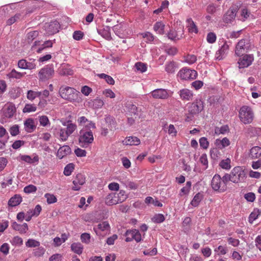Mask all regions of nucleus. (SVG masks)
<instances>
[{"mask_svg": "<svg viewBox=\"0 0 261 261\" xmlns=\"http://www.w3.org/2000/svg\"><path fill=\"white\" fill-rule=\"evenodd\" d=\"M25 72H19L13 69L11 72L7 74V76L9 79H20L25 75Z\"/></svg>", "mask_w": 261, "mask_h": 261, "instance_id": "473e14b6", "label": "nucleus"}, {"mask_svg": "<svg viewBox=\"0 0 261 261\" xmlns=\"http://www.w3.org/2000/svg\"><path fill=\"white\" fill-rule=\"evenodd\" d=\"M105 121L107 123H108L110 125V128L111 129H112L113 128L115 129L116 123L112 117L110 116H106L105 118Z\"/></svg>", "mask_w": 261, "mask_h": 261, "instance_id": "09e8293b", "label": "nucleus"}, {"mask_svg": "<svg viewBox=\"0 0 261 261\" xmlns=\"http://www.w3.org/2000/svg\"><path fill=\"white\" fill-rule=\"evenodd\" d=\"M141 35L144 38H146L147 42H152L154 39V36L151 33L148 32L143 33L141 34Z\"/></svg>", "mask_w": 261, "mask_h": 261, "instance_id": "338daca9", "label": "nucleus"}, {"mask_svg": "<svg viewBox=\"0 0 261 261\" xmlns=\"http://www.w3.org/2000/svg\"><path fill=\"white\" fill-rule=\"evenodd\" d=\"M98 33L107 40H110L112 39L110 28L109 27H107L106 28L99 30Z\"/></svg>", "mask_w": 261, "mask_h": 261, "instance_id": "f704fd0d", "label": "nucleus"}, {"mask_svg": "<svg viewBox=\"0 0 261 261\" xmlns=\"http://www.w3.org/2000/svg\"><path fill=\"white\" fill-rule=\"evenodd\" d=\"M250 12L246 8H243L241 10V16L240 19L242 21H245L250 16Z\"/></svg>", "mask_w": 261, "mask_h": 261, "instance_id": "3c124183", "label": "nucleus"}, {"mask_svg": "<svg viewBox=\"0 0 261 261\" xmlns=\"http://www.w3.org/2000/svg\"><path fill=\"white\" fill-rule=\"evenodd\" d=\"M239 117L241 121L244 124L250 123L254 117L251 108L247 106L242 107L239 111Z\"/></svg>", "mask_w": 261, "mask_h": 261, "instance_id": "39448f33", "label": "nucleus"}, {"mask_svg": "<svg viewBox=\"0 0 261 261\" xmlns=\"http://www.w3.org/2000/svg\"><path fill=\"white\" fill-rule=\"evenodd\" d=\"M121 182L126 188H128L130 190H136L138 187L136 183L128 179H125L124 180L121 181Z\"/></svg>", "mask_w": 261, "mask_h": 261, "instance_id": "4c0bfd02", "label": "nucleus"}, {"mask_svg": "<svg viewBox=\"0 0 261 261\" xmlns=\"http://www.w3.org/2000/svg\"><path fill=\"white\" fill-rule=\"evenodd\" d=\"M110 226L107 221L102 222L98 224L96 228H94V230L98 236L102 235L101 232H107L110 231Z\"/></svg>", "mask_w": 261, "mask_h": 261, "instance_id": "f3484780", "label": "nucleus"}, {"mask_svg": "<svg viewBox=\"0 0 261 261\" xmlns=\"http://www.w3.org/2000/svg\"><path fill=\"white\" fill-rule=\"evenodd\" d=\"M105 202L107 205H111L119 203L116 193H112L109 194L105 199Z\"/></svg>", "mask_w": 261, "mask_h": 261, "instance_id": "4be33fe9", "label": "nucleus"}, {"mask_svg": "<svg viewBox=\"0 0 261 261\" xmlns=\"http://www.w3.org/2000/svg\"><path fill=\"white\" fill-rule=\"evenodd\" d=\"M20 159L22 161L30 164H37L39 160V156L37 155H34L33 158L28 155H21Z\"/></svg>", "mask_w": 261, "mask_h": 261, "instance_id": "5701e85b", "label": "nucleus"}, {"mask_svg": "<svg viewBox=\"0 0 261 261\" xmlns=\"http://www.w3.org/2000/svg\"><path fill=\"white\" fill-rule=\"evenodd\" d=\"M165 24L161 21L156 22L154 26L153 30L156 33L162 35L164 33Z\"/></svg>", "mask_w": 261, "mask_h": 261, "instance_id": "72a5a7b5", "label": "nucleus"}, {"mask_svg": "<svg viewBox=\"0 0 261 261\" xmlns=\"http://www.w3.org/2000/svg\"><path fill=\"white\" fill-rule=\"evenodd\" d=\"M16 112V108L12 103L8 105L6 107L5 115L6 117L11 118Z\"/></svg>", "mask_w": 261, "mask_h": 261, "instance_id": "cd10ccee", "label": "nucleus"}, {"mask_svg": "<svg viewBox=\"0 0 261 261\" xmlns=\"http://www.w3.org/2000/svg\"><path fill=\"white\" fill-rule=\"evenodd\" d=\"M210 155L213 160H217L221 156V152L217 148H214L210 150Z\"/></svg>", "mask_w": 261, "mask_h": 261, "instance_id": "ea45409f", "label": "nucleus"}, {"mask_svg": "<svg viewBox=\"0 0 261 261\" xmlns=\"http://www.w3.org/2000/svg\"><path fill=\"white\" fill-rule=\"evenodd\" d=\"M71 152V149L68 145H64L58 149L57 156L60 159L70 154Z\"/></svg>", "mask_w": 261, "mask_h": 261, "instance_id": "6ab92c4d", "label": "nucleus"}, {"mask_svg": "<svg viewBox=\"0 0 261 261\" xmlns=\"http://www.w3.org/2000/svg\"><path fill=\"white\" fill-rule=\"evenodd\" d=\"M74 169V165L73 163L67 164L64 170V174L66 176H69L71 174Z\"/></svg>", "mask_w": 261, "mask_h": 261, "instance_id": "c03bdc74", "label": "nucleus"}, {"mask_svg": "<svg viewBox=\"0 0 261 261\" xmlns=\"http://www.w3.org/2000/svg\"><path fill=\"white\" fill-rule=\"evenodd\" d=\"M261 156V147L258 146H253L249 151V156L252 159H258Z\"/></svg>", "mask_w": 261, "mask_h": 261, "instance_id": "412c9836", "label": "nucleus"}, {"mask_svg": "<svg viewBox=\"0 0 261 261\" xmlns=\"http://www.w3.org/2000/svg\"><path fill=\"white\" fill-rule=\"evenodd\" d=\"M180 98L183 100H191L193 96V94L191 91L187 89H184L179 91Z\"/></svg>", "mask_w": 261, "mask_h": 261, "instance_id": "aec40b11", "label": "nucleus"}, {"mask_svg": "<svg viewBox=\"0 0 261 261\" xmlns=\"http://www.w3.org/2000/svg\"><path fill=\"white\" fill-rule=\"evenodd\" d=\"M229 45L226 42H225L221 46V48L216 53V58L217 59L219 60L222 59L227 53Z\"/></svg>", "mask_w": 261, "mask_h": 261, "instance_id": "a211bd4d", "label": "nucleus"}, {"mask_svg": "<svg viewBox=\"0 0 261 261\" xmlns=\"http://www.w3.org/2000/svg\"><path fill=\"white\" fill-rule=\"evenodd\" d=\"M123 143L126 145H138L140 143V141L136 137H129L125 139Z\"/></svg>", "mask_w": 261, "mask_h": 261, "instance_id": "c756f323", "label": "nucleus"}, {"mask_svg": "<svg viewBox=\"0 0 261 261\" xmlns=\"http://www.w3.org/2000/svg\"><path fill=\"white\" fill-rule=\"evenodd\" d=\"M145 202L146 204H153L154 206L158 207H162L163 204L156 199H154L152 197L148 196L145 199Z\"/></svg>", "mask_w": 261, "mask_h": 261, "instance_id": "58836bf2", "label": "nucleus"}, {"mask_svg": "<svg viewBox=\"0 0 261 261\" xmlns=\"http://www.w3.org/2000/svg\"><path fill=\"white\" fill-rule=\"evenodd\" d=\"M231 161L229 158L222 160L220 163L219 166L224 169L229 170L231 168L230 165Z\"/></svg>", "mask_w": 261, "mask_h": 261, "instance_id": "79ce46f5", "label": "nucleus"}, {"mask_svg": "<svg viewBox=\"0 0 261 261\" xmlns=\"http://www.w3.org/2000/svg\"><path fill=\"white\" fill-rule=\"evenodd\" d=\"M25 245L28 247H36L39 246L40 243L33 239H29L25 243Z\"/></svg>", "mask_w": 261, "mask_h": 261, "instance_id": "5fc2aeb1", "label": "nucleus"}, {"mask_svg": "<svg viewBox=\"0 0 261 261\" xmlns=\"http://www.w3.org/2000/svg\"><path fill=\"white\" fill-rule=\"evenodd\" d=\"M54 74V69L53 65H48L42 68L39 72L40 80L45 81L51 78Z\"/></svg>", "mask_w": 261, "mask_h": 261, "instance_id": "6e6552de", "label": "nucleus"}, {"mask_svg": "<svg viewBox=\"0 0 261 261\" xmlns=\"http://www.w3.org/2000/svg\"><path fill=\"white\" fill-rule=\"evenodd\" d=\"M197 75L196 71L186 67L180 69L177 73V76L182 80H194Z\"/></svg>", "mask_w": 261, "mask_h": 261, "instance_id": "0eeeda50", "label": "nucleus"}, {"mask_svg": "<svg viewBox=\"0 0 261 261\" xmlns=\"http://www.w3.org/2000/svg\"><path fill=\"white\" fill-rule=\"evenodd\" d=\"M187 27L188 28V31L190 33H198V29L192 19V18H190L187 19Z\"/></svg>", "mask_w": 261, "mask_h": 261, "instance_id": "7c9ffc66", "label": "nucleus"}, {"mask_svg": "<svg viewBox=\"0 0 261 261\" xmlns=\"http://www.w3.org/2000/svg\"><path fill=\"white\" fill-rule=\"evenodd\" d=\"M44 197L46 198L47 202L48 204H52L57 202V199L56 196L49 193H46Z\"/></svg>", "mask_w": 261, "mask_h": 261, "instance_id": "8fccbe9b", "label": "nucleus"}, {"mask_svg": "<svg viewBox=\"0 0 261 261\" xmlns=\"http://www.w3.org/2000/svg\"><path fill=\"white\" fill-rule=\"evenodd\" d=\"M200 163L204 166V169H206L208 167V160L207 155L205 153L202 154L199 159Z\"/></svg>", "mask_w": 261, "mask_h": 261, "instance_id": "0e129e2a", "label": "nucleus"}, {"mask_svg": "<svg viewBox=\"0 0 261 261\" xmlns=\"http://www.w3.org/2000/svg\"><path fill=\"white\" fill-rule=\"evenodd\" d=\"M246 172L242 167H235L232 169L230 174L226 173L224 175L225 180L231 181L233 183L238 184L243 181L246 178Z\"/></svg>", "mask_w": 261, "mask_h": 261, "instance_id": "f257e3e1", "label": "nucleus"}, {"mask_svg": "<svg viewBox=\"0 0 261 261\" xmlns=\"http://www.w3.org/2000/svg\"><path fill=\"white\" fill-rule=\"evenodd\" d=\"M76 128V125L70 122H68L66 128H61L59 130V135L60 140L62 141L67 140L69 136L71 135Z\"/></svg>", "mask_w": 261, "mask_h": 261, "instance_id": "423d86ee", "label": "nucleus"}, {"mask_svg": "<svg viewBox=\"0 0 261 261\" xmlns=\"http://www.w3.org/2000/svg\"><path fill=\"white\" fill-rule=\"evenodd\" d=\"M41 95V92L39 91H35L33 90H29L27 92V97L31 100H34L36 97H39Z\"/></svg>", "mask_w": 261, "mask_h": 261, "instance_id": "e433bc0d", "label": "nucleus"}, {"mask_svg": "<svg viewBox=\"0 0 261 261\" xmlns=\"http://www.w3.org/2000/svg\"><path fill=\"white\" fill-rule=\"evenodd\" d=\"M12 227L14 230L18 231L20 233H25L28 229V224L25 223L23 224H19L16 222H14L12 224Z\"/></svg>", "mask_w": 261, "mask_h": 261, "instance_id": "b1692460", "label": "nucleus"}, {"mask_svg": "<svg viewBox=\"0 0 261 261\" xmlns=\"http://www.w3.org/2000/svg\"><path fill=\"white\" fill-rule=\"evenodd\" d=\"M238 7L236 5L232 6L226 12L223 17V21L227 23H231L234 20L236 13L238 11Z\"/></svg>", "mask_w": 261, "mask_h": 261, "instance_id": "9d476101", "label": "nucleus"}, {"mask_svg": "<svg viewBox=\"0 0 261 261\" xmlns=\"http://www.w3.org/2000/svg\"><path fill=\"white\" fill-rule=\"evenodd\" d=\"M39 120L40 125L43 126H46L50 124L49 120L46 116H40Z\"/></svg>", "mask_w": 261, "mask_h": 261, "instance_id": "4d7b16f0", "label": "nucleus"}, {"mask_svg": "<svg viewBox=\"0 0 261 261\" xmlns=\"http://www.w3.org/2000/svg\"><path fill=\"white\" fill-rule=\"evenodd\" d=\"M59 73L61 75H71L73 73V70L67 64H63L59 69Z\"/></svg>", "mask_w": 261, "mask_h": 261, "instance_id": "393cba45", "label": "nucleus"}, {"mask_svg": "<svg viewBox=\"0 0 261 261\" xmlns=\"http://www.w3.org/2000/svg\"><path fill=\"white\" fill-rule=\"evenodd\" d=\"M176 68V63L174 61L168 62L165 65V71L168 73H174Z\"/></svg>", "mask_w": 261, "mask_h": 261, "instance_id": "c9c22d12", "label": "nucleus"}, {"mask_svg": "<svg viewBox=\"0 0 261 261\" xmlns=\"http://www.w3.org/2000/svg\"><path fill=\"white\" fill-rule=\"evenodd\" d=\"M22 201V197L20 195L16 194L11 197L9 201L8 205L13 207L19 205Z\"/></svg>", "mask_w": 261, "mask_h": 261, "instance_id": "a878e982", "label": "nucleus"}, {"mask_svg": "<svg viewBox=\"0 0 261 261\" xmlns=\"http://www.w3.org/2000/svg\"><path fill=\"white\" fill-rule=\"evenodd\" d=\"M202 199V195L199 193L196 194L191 202V204L194 207L197 206Z\"/></svg>", "mask_w": 261, "mask_h": 261, "instance_id": "a19ab883", "label": "nucleus"}, {"mask_svg": "<svg viewBox=\"0 0 261 261\" xmlns=\"http://www.w3.org/2000/svg\"><path fill=\"white\" fill-rule=\"evenodd\" d=\"M116 195L117 196L119 203L123 202L127 198V195L125 194V191L123 190H121L118 193H116Z\"/></svg>", "mask_w": 261, "mask_h": 261, "instance_id": "603ef678", "label": "nucleus"}, {"mask_svg": "<svg viewBox=\"0 0 261 261\" xmlns=\"http://www.w3.org/2000/svg\"><path fill=\"white\" fill-rule=\"evenodd\" d=\"M249 47L248 41L246 39H241L236 46L235 53L238 56H241L247 52Z\"/></svg>", "mask_w": 261, "mask_h": 261, "instance_id": "1a4fd4ad", "label": "nucleus"}, {"mask_svg": "<svg viewBox=\"0 0 261 261\" xmlns=\"http://www.w3.org/2000/svg\"><path fill=\"white\" fill-rule=\"evenodd\" d=\"M216 145L219 148H224L230 145V141L227 138H224L222 140L216 139L215 141Z\"/></svg>", "mask_w": 261, "mask_h": 261, "instance_id": "c85d7f7f", "label": "nucleus"}, {"mask_svg": "<svg viewBox=\"0 0 261 261\" xmlns=\"http://www.w3.org/2000/svg\"><path fill=\"white\" fill-rule=\"evenodd\" d=\"M94 141L93 134L91 130L86 128L82 129L79 133V142L81 146L87 148Z\"/></svg>", "mask_w": 261, "mask_h": 261, "instance_id": "f03ea898", "label": "nucleus"}, {"mask_svg": "<svg viewBox=\"0 0 261 261\" xmlns=\"http://www.w3.org/2000/svg\"><path fill=\"white\" fill-rule=\"evenodd\" d=\"M37 107L34 104H25L22 110L23 113H30L36 111Z\"/></svg>", "mask_w": 261, "mask_h": 261, "instance_id": "a18cd8bd", "label": "nucleus"}, {"mask_svg": "<svg viewBox=\"0 0 261 261\" xmlns=\"http://www.w3.org/2000/svg\"><path fill=\"white\" fill-rule=\"evenodd\" d=\"M24 128L25 130L28 133H32L36 128V126L34 124V121L32 119H27L24 123Z\"/></svg>", "mask_w": 261, "mask_h": 261, "instance_id": "bb28decb", "label": "nucleus"}, {"mask_svg": "<svg viewBox=\"0 0 261 261\" xmlns=\"http://www.w3.org/2000/svg\"><path fill=\"white\" fill-rule=\"evenodd\" d=\"M228 131L229 127L227 125H223L220 127H217L215 130V134L217 135L225 134Z\"/></svg>", "mask_w": 261, "mask_h": 261, "instance_id": "de8ad7c7", "label": "nucleus"}, {"mask_svg": "<svg viewBox=\"0 0 261 261\" xmlns=\"http://www.w3.org/2000/svg\"><path fill=\"white\" fill-rule=\"evenodd\" d=\"M44 28L48 35H53L59 31L60 25L57 21H51L49 23H46Z\"/></svg>", "mask_w": 261, "mask_h": 261, "instance_id": "9b49d317", "label": "nucleus"}, {"mask_svg": "<svg viewBox=\"0 0 261 261\" xmlns=\"http://www.w3.org/2000/svg\"><path fill=\"white\" fill-rule=\"evenodd\" d=\"M127 109L130 116H138V108L135 105L132 104L128 105Z\"/></svg>", "mask_w": 261, "mask_h": 261, "instance_id": "49530a36", "label": "nucleus"}, {"mask_svg": "<svg viewBox=\"0 0 261 261\" xmlns=\"http://www.w3.org/2000/svg\"><path fill=\"white\" fill-rule=\"evenodd\" d=\"M152 96L156 99H166L168 97V92L164 89H157L151 92Z\"/></svg>", "mask_w": 261, "mask_h": 261, "instance_id": "dca6fc26", "label": "nucleus"}, {"mask_svg": "<svg viewBox=\"0 0 261 261\" xmlns=\"http://www.w3.org/2000/svg\"><path fill=\"white\" fill-rule=\"evenodd\" d=\"M39 35V33L37 31L30 32L27 34V39L29 42L32 41Z\"/></svg>", "mask_w": 261, "mask_h": 261, "instance_id": "13d9d810", "label": "nucleus"}, {"mask_svg": "<svg viewBox=\"0 0 261 261\" xmlns=\"http://www.w3.org/2000/svg\"><path fill=\"white\" fill-rule=\"evenodd\" d=\"M37 191V187L33 185H29L25 187L23 189V191L27 194H30L35 193Z\"/></svg>", "mask_w": 261, "mask_h": 261, "instance_id": "864d4df0", "label": "nucleus"}, {"mask_svg": "<svg viewBox=\"0 0 261 261\" xmlns=\"http://www.w3.org/2000/svg\"><path fill=\"white\" fill-rule=\"evenodd\" d=\"M135 67L137 70L141 72H144L147 70L146 64L141 62H138L136 63Z\"/></svg>", "mask_w": 261, "mask_h": 261, "instance_id": "69168bd1", "label": "nucleus"}, {"mask_svg": "<svg viewBox=\"0 0 261 261\" xmlns=\"http://www.w3.org/2000/svg\"><path fill=\"white\" fill-rule=\"evenodd\" d=\"M91 236L88 233H83L81 235V241L86 244H88L90 242Z\"/></svg>", "mask_w": 261, "mask_h": 261, "instance_id": "e2e57ef3", "label": "nucleus"}, {"mask_svg": "<svg viewBox=\"0 0 261 261\" xmlns=\"http://www.w3.org/2000/svg\"><path fill=\"white\" fill-rule=\"evenodd\" d=\"M85 181L86 178L85 176L81 173L77 174L72 181L74 186L72 188V189L74 191L80 190L81 186L83 185Z\"/></svg>", "mask_w": 261, "mask_h": 261, "instance_id": "2eb2a0df", "label": "nucleus"}, {"mask_svg": "<svg viewBox=\"0 0 261 261\" xmlns=\"http://www.w3.org/2000/svg\"><path fill=\"white\" fill-rule=\"evenodd\" d=\"M203 109V102L200 100H196L188 108L189 112L193 115L198 114Z\"/></svg>", "mask_w": 261, "mask_h": 261, "instance_id": "4468645a", "label": "nucleus"}, {"mask_svg": "<svg viewBox=\"0 0 261 261\" xmlns=\"http://www.w3.org/2000/svg\"><path fill=\"white\" fill-rule=\"evenodd\" d=\"M9 245L8 243H4L0 247V251L4 255H7L9 252Z\"/></svg>", "mask_w": 261, "mask_h": 261, "instance_id": "774afa93", "label": "nucleus"}, {"mask_svg": "<svg viewBox=\"0 0 261 261\" xmlns=\"http://www.w3.org/2000/svg\"><path fill=\"white\" fill-rule=\"evenodd\" d=\"M126 237L125 241L127 242H130L135 240L137 242L141 241V236L139 230L137 229L127 230L125 233Z\"/></svg>", "mask_w": 261, "mask_h": 261, "instance_id": "f8f14e48", "label": "nucleus"}, {"mask_svg": "<svg viewBox=\"0 0 261 261\" xmlns=\"http://www.w3.org/2000/svg\"><path fill=\"white\" fill-rule=\"evenodd\" d=\"M59 94L62 98L71 101L77 98L78 92L71 87L62 86L60 88Z\"/></svg>", "mask_w": 261, "mask_h": 261, "instance_id": "20e7f679", "label": "nucleus"}, {"mask_svg": "<svg viewBox=\"0 0 261 261\" xmlns=\"http://www.w3.org/2000/svg\"><path fill=\"white\" fill-rule=\"evenodd\" d=\"M217 36L215 33L213 32H210L207 34L206 36V40L209 43H214L216 42Z\"/></svg>", "mask_w": 261, "mask_h": 261, "instance_id": "6e6d98bb", "label": "nucleus"}, {"mask_svg": "<svg viewBox=\"0 0 261 261\" xmlns=\"http://www.w3.org/2000/svg\"><path fill=\"white\" fill-rule=\"evenodd\" d=\"M254 60V57L252 55H245L240 58L238 61L239 67L240 68H244L249 66Z\"/></svg>", "mask_w": 261, "mask_h": 261, "instance_id": "ddd939ff", "label": "nucleus"}, {"mask_svg": "<svg viewBox=\"0 0 261 261\" xmlns=\"http://www.w3.org/2000/svg\"><path fill=\"white\" fill-rule=\"evenodd\" d=\"M260 211L258 209L254 210V211L250 214L249 217V222L252 223L260 215Z\"/></svg>", "mask_w": 261, "mask_h": 261, "instance_id": "37998d69", "label": "nucleus"}, {"mask_svg": "<svg viewBox=\"0 0 261 261\" xmlns=\"http://www.w3.org/2000/svg\"><path fill=\"white\" fill-rule=\"evenodd\" d=\"M200 146L203 149H206L209 146V142L205 137H202L199 139Z\"/></svg>", "mask_w": 261, "mask_h": 261, "instance_id": "bf43d9fd", "label": "nucleus"}, {"mask_svg": "<svg viewBox=\"0 0 261 261\" xmlns=\"http://www.w3.org/2000/svg\"><path fill=\"white\" fill-rule=\"evenodd\" d=\"M83 249V245L80 243H73L71 245V250L77 254H81Z\"/></svg>", "mask_w": 261, "mask_h": 261, "instance_id": "2f4dec72", "label": "nucleus"}, {"mask_svg": "<svg viewBox=\"0 0 261 261\" xmlns=\"http://www.w3.org/2000/svg\"><path fill=\"white\" fill-rule=\"evenodd\" d=\"M165 220L164 216L161 214H158L154 215L152 218V221L157 223H160Z\"/></svg>", "mask_w": 261, "mask_h": 261, "instance_id": "680f3d73", "label": "nucleus"}, {"mask_svg": "<svg viewBox=\"0 0 261 261\" xmlns=\"http://www.w3.org/2000/svg\"><path fill=\"white\" fill-rule=\"evenodd\" d=\"M185 61L189 64H192L197 61V57L194 55H188L185 57Z\"/></svg>", "mask_w": 261, "mask_h": 261, "instance_id": "052dcab7", "label": "nucleus"}, {"mask_svg": "<svg viewBox=\"0 0 261 261\" xmlns=\"http://www.w3.org/2000/svg\"><path fill=\"white\" fill-rule=\"evenodd\" d=\"M228 180H225L224 175L221 177L219 174H215L211 181V187L212 189L219 192H224L227 190V183Z\"/></svg>", "mask_w": 261, "mask_h": 261, "instance_id": "7ed1b4c3", "label": "nucleus"}]
</instances>
